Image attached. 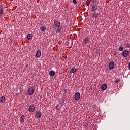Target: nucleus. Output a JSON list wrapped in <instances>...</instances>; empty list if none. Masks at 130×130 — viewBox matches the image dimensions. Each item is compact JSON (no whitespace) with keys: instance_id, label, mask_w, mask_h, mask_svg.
<instances>
[{"instance_id":"f257e3e1","label":"nucleus","mask_w":130,"mask_h":130,"mask_svg":"<svg viewBox=\"0 0 130 130\" xmlns=\"http://www.w3.org/2000/svg\"><path fill=\"white\" fill-rule=\"evenodd\" d=\"M81 98V94L79 92H76L75 94V99L76 101L80 100Z\"/></svg>"},{"instance_id":"f03ea898","label":"nucleus","mask_w":130,"mask_h":130,"mask_svg":"<svg viewBox=\"0 0 130 130\" xmlns=\"http://www.w3.org/2000/svg\"><path fill=\"white\" fill-rule=\"evenodd\" d=\"M128 54H129V52L126 50H124L122 52V56L123 57H127Z\"/></svg>"},{"instance_id":"7ed1b4c3","label":"nucleus","mask_w":130,"mask_h":130,"mask_svg":"<svg viewBox=\"0 0 130 130\" xmlns=\"http://www.w3.org/2000/svg\"><path fill=\"white\" fill-rule=\"evenodd\" d=\"M34 93V89L33 87H30L28 88L27 90V94L28 95H32Z\"/></svg>"},{"instance_id":"20e7f679","label":"nucleus","mask_w":130,"mask_h":130,"mask_svg":"<svg viewBox=\"0 0 130 130\" xmlns=\"http://www.w3.org/2000/svg\"><path fill=\"white\" fill-rule=\"evenodd\" d=\"M54 25L57 28H59L60 27V22L58 21H54Z\"/></svg>"},{"instance_id":"39448f33","label":"nucleus","mask_w":130,"mask_h":130,"mask_svg":"<svg viewBox=\"0 0 130 130\" xmlns=\"http://www.w3.org/2000/svg\"><path fill=\"white\" fill-rule=\"evenodd\" d=\"M28 110L29 111V112H34V110H35V107L33 105H31L29 109H28Z\"/></svg>"},{"instance_id":"423d86ee","label":"nucleus","mask_w":130,"mask_h":130,"mask_svg":"<svg viewBox=\"0 0 130 130\" xmlns=\"http://www.w3.org/2000/svg\"><path fill=\"white\" fill-rule=\"evenodd\" d=\"M114 68V62H110L109 64V69L110 70H112Z\"/></svg>"},{"instance_id":"0eeeda50","label":"nucleus","mask_w":130,"mask_h":130,"mask_svg":"<svg viewBox=\"0 0 130 130\" xmlns=\"http://www.w3.org/2000/svg\"><path fill=\"white\" fill-rule=\"evenodd\" d=\"M102 90H103V91H105L107 89V84H103L102 86Z\"/></svg>"},{"instance_id":"6e6552de","label":"nucleus","mask_w":130,"mask_h":130,"mask_svg":"<svg viewBox=\"0 0 130 130\" xmlns=\"http://www.w3.org/2000/svg\"><path fill=\"white\" fill-rule=\"evenodd\" d=\"M77 72V69L75 67H73L70 70V74H75Z\"/></svg>"},{"instance_id":"1a4fd4ad","label":"nucleus","mask_w":130,"mask_h":130,"mask_svg":"<svg viewBox=\"0 0 130 130\" xmlns=\"http://www.w3.org/2000/svg\"><path fill=\"white\" fill-rule=\"evenodd\" d=\"M40 30L42 32H44L46 30V26L43 25L40 27Z\"/></svg>"},{"instance_id":"9d476101","label":"nucleus","mask_w":130,"mask_h":130,"mask_svg":"<svg viewBox=\"0 0 130 130\" xmlns=\"http://www.w3.org/2000/svg\"><path fill=\"white\" fill-rule=\"evenodd\" d=\"M40 56H41V51L38 50L36 53V57L38 58Z\"/></svg>"},{"instance_id":"9b49d317","label":"nucleus","mask_w":130,"mask_h":130,"mask_svg":"<svg viewBox=\"0 0 130 130\" xmlns=\"http://www.w3.org/2000/svg\"><path fill=\"white\" fill-rule=\"evenodd\" d=\"M99 15V14H98V13L97 12H93L92 13V17L93 18H96L95 19H97V18H98V16Z\"/></svg>"},{"instance_id":"f8f14e48","label":"nucleus","mask_w":130,"mask_h":130,"mask_svg":"<svg viewBox=\"0 0 130 130\" xmlns=\"http://www.w3.org/2000/svg\"><path fill=\"white\" fill-rule=\"evenodd\" d=\"M55 75V72L54 71H51L49 72V76L50 77H53Z\"/></svg>"},{"instance_id":"ddd939ff","label":"nucleus","mask_w":130,"mask_h":130,"mask_svg":"<svg viewBox=\"0 0 130 130\" xmlns=\"http://www.w3.org/2000/svg\"><path fill=\"white\" fill-rule=\"evenodd\" d=\"M62 31V26L59 27L56 31V33H60Z\"/></svg>"},{"instance_id":"4468645a","label":"nucleus","mask_w":130,"mask_h":130,"mask_svg":"<svg viewBox=\"0 0 130 130\" xmlns=\"http://www.w3.org/2000/svg\"><path fill=\"white\" fill-rule=\"evenodd\" d=\"M27 38L29 39V40H31L33 38V35L31 34H28L27 35Z\"/></svg>"},{"instance_id":"2eb2a0df","label":"nucleus","mask_w":130,"mask_h":130,"mask_svg":"<svg viewBox=\"0 0 130 130\" xmlns=\"http://www.w3.org/2000/svg\"><path fill=\"white\" fill-rule=\"evenodd\" d=\"M36 116L38 118H40L41 117V113L40 112H37L36 114Z\"/></svg>"},{"instance_id":"dca6fc26","label":"nucleus","mask_w":130,"mask_h":130,"mask_svg":"<svg viewBox=\"0 0 130 130\" xmlns=\"http://www.w3.org/2000/svg\"><path fill=\"white\" fill-rule=\"evenodd\" d=\"M20 121L22 122V123H23L24 121H25V116L24 115L21 116Z\"/></svg>"},{"instance_id":"f3484780","label":"nucleus","mask_w":130,"mask_h":130,"mask_svg":"<svg viewBox=\"0 0 130 130\" xmlns=\"http://www.w3.org/2000/svg\"><path fill=\"white\" fill-rule=\"evenodd\" d=\"M6 100V98L5 96H2L0 98V101L1 102H2V103H4Z\"/></svg>"},{"instance_id":"a211bd4d","label":"nucleus","mask_w":130,"mask_h":130,"mask_svg":"<svg viewBox=\"0 0 130 130\" xmlns=\"http://www.w3.org/2000/svg\"><path fill=\"white\" fill-rule=\"evenodd\" d=\"M97 10V6L96 5H93L91 8V11L94 12V11H96Z\"/></svg>"},{"instance_id":"6ab92c4d","label":"nucleus","mask_w":130,"mask_h":130,"mask_svg":"<svg viewBox=\"0 0 130 130\" xmlns=\"http://www.w3.org/2000/svg\"><path fill=\"white\" fill-rule=\"evenodd\" d=\"M84 43L85 44L89 43V38L87 37L84 39Z\"/></svg>"},{"instance_id":"aec40b11","label":"nucleus","mask_w":130,"mask_h":130,"mask_svg":"<svg viewBox=\"0 0 130 130\" xmlns=\"http://www.w3.org/2000/svg\"><path fill=\"white\" fill-rule=\"evenodd\" d=\"M2 15H4V10L0 9V17H1Z\"/></svg>"},{"instance_id":"412c9836","label":"nucleus","mask_w":130,"mask_h":130,"mask_svg":"<svg viewBox=\"0 0 130 130\" xmlns=\"http://www.w3.org/2000/svg\"><path fill=\"white\" fill-rule=\"evenodd\" d=\"M123 49H124V48L122 46H121L119 48V51H123Z\"/></svg>"},{"instance_id":"4be33fe9","label":"nucleus","mask_w":130,"mask_h":130,"mask_svg":"<svg viewBox=\"0 0 130 130\" xmlns=\"http://www.w3.org/2000/svg\"><path fill=\"white\" fill-rule=\"evenodd\" d=\"M119 82H120V79H117L115 80V83H116V84L119 83Z\"/></svg>"},{"instance_id":"5701e85b","label":"nucleus","mask_w":130,"mask_h":130,"mask_svg":"<svg viewBox=\"0 0 130 130\" xmlns=\"http://www.w3.org/2000/svg\"><path fill=\"white\" fill-rule=\"evenodd\" d=\"M72 3H73V4H77V1L76 0H73Z\"/></svg>"},{"instance_id":"b1692460","label":"nucleus","mask_w":130,"mask_h":130,"mask_svg":"<svg viewBox=\"0 0 130 130\" xmlns=\"http://www.w3.org/2000/svg\"><path fill=\"white\" fill-rule=\"evenodd\" d=\"M63 91H64V93H65V94H67V92L68 90L66 89H64L63 90Z\"/></svg>"},{"instance_id":"393cba45","label":"nucleus","mask_w":130,"mask_h":130,"mask_svg":"<svg viewBox=\"0 0 130 130\" xmlns=\"http://www.w3.org/2000/svg\"><path fill=\"white\" fill-rule=\"evenodd\" d=\"M128 68L129 69H130V62H129V64H128Z\"/></svg>"},{"instance_id":"a878e982","label":"nucleus","mask_w":130,"mask_h":130,"mask_svg":"<svg viewBox=\"0 0 130 130\" xmlns=\"http://www.w3.org/2000/svg\"><path fill=\"white\" fill-rule=\"evenodd\" d=\"M56 108H57V110H58V109H57L58 108L57 106L56 107Z\"/></svg>"}]
</instances>
